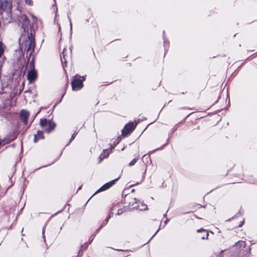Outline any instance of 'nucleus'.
Returning <instances> with one entry per match:
<instances>
[{
    "mask_svg": "<svg viewBox=\"0 0 257 257\" xmlns=\"http://www.w3.org/2000/svg\"><path fill=\"white\" fill-rule=\"evenodd\" d=\"M85 78L76 75L72 80L71 86L73 91H77L81 89L83 86V82L84 81Z\"/></svg>",
    "mask_w": 257,
    "mask_h": 257,
    "instance_id": "2",
    "label": "nucleus"
},
{
    "mask_svg": "<svg viewBox=\"0 0 257 257\" xmlns=\"http://www.w3.org/2000/svg\"><path fill=\"white\" fill-rule=\"evenodd\" d=\"M30 70L28 71L27 79L30 82L35 81L37 78V72L35 69L34 63L32 61L30 64Z\"/></svg>",
    "mask_w": 257,
    "mask_h": 257,
    "instance_id": "3",
    "label": "nucleus"
},
{
    "mask_svg": "<svg viewBox=\"0 0 257 257\" xmlns=\"http://www.w3.org/2000/svg\"><path fill=\"white\" fill-rule=\"evenodd\" d=\"M197 231L198 232L203 231L205 233V235H203V236L201 237L202 239H204L208 238V233L205 229H198V230H197Z\"/></svg>",
    "mask_w": 257,
    "mask_h": 257,
    "instance_id": "14",
    "label": "nucleus"
},
{
    "mask_svg": "<svg viewBox=\"0 0 257 257\" xmlns=\"http://www.w3.org/2000/svg\"><path fill=\"white\" fill-rule=\"evenodd\" d=\"M43 237L44 238V239L45 240V236H44V228H43Z\"/></svg>",
    "mask_w": 257,
    "mask_h": 257,
    "instance_id": "26",
    "label": "nucleus"
},
{
    "mask_svg": "<svg viewBox=\"0 0 257 257\" xmlns=\"http://www.w3.org/2000/svg\"><path fill=\"white\" fill-rule=\"evenodd\" d=\"M136 126L134 125L133 122H129L127 123L122 130L121 135L123 137H125L127 134L132 133L135 129Z\"/></svg>",
    "mask_w": 257,
    "mask_h": 257,
    "instance_id": "6",
    "label": "nucleus"
},
{
    "mask_svg": "<svg viewBox=\"0 0 257 257\" xmlns=\"http://www.w3.org/2000/svg\"><path fill=\"white\" fill-rule=\"evenodd\" d=\"M35 46V41H33V39L26 40L24 43V51L28 52L31 49L34 50Z\"/></svg>",
    "mask_w": 257,
    "mask_h": 257,
    "instance_id": "9",
    "label": "nucleus"
},
{
    "mask_svg": "<svg viewBox=\"0 0 257 257\" xmlns=\"http://www.w3.org/2000/svg\"><path fill=\"white\" fill-rule=\"evenodd\" d=\"M138 159V158H135L132 161H131L128 164L129 166H134L136 162H137Z\"/></svg>",
    "mask_w": 257,
    "mask_h": 257,
    "instance_id": "17",
    "label": "nucleus"
},
{
    "mask_svg": "<svg viewBox=\"0 0 257 257\" xmlns=\"http://www.w3.org/2000/svg\"><path fill=\"white\" fill-rule=\"evenodd\" d=\"M128 205L130 206H132L133 208L140 209L141 210H145L147 208V205L143 204L142 205V208H140L139 205H138L137 200L136 198H131L130 201L128 203Z\"/></svg>",
    "mask_w": 257,
    "mask_h": 257,
    "instance_id": "8",
    "label": "nucleus"
},
{
    "mask_svg": "<svg viewBox=\"0 0 257 257\" xmlns=\"http://www.w3.org/2000/svg\"><path fill=\"white\" fill-rule=\"evenodd\" d=\"M233 218V217H232V218H230V219H229L226 220V221H230V220H231V219H232V218Z\"/></svg>",
    "mask_w": 257,
    "mask_h": 257,
    "instance_id": "30",
    "label": "nucleus"
},
{
    "mask_svg": "<svg viewBox=\"0 0 257 257\" xmlns=\"http://www.w3.org/2000/svg\"><path fill=\"white\" fill-rule=\"evenodd\" d=\"M63 57L64 59V62H65L66 59H65V49H64L63 51L62 52Z\"/></svg>",
    "mask_w": 257,
    "mask_h": 257,
    "instance_id": "24",
    "label": "nucleus"
},
{
    "mask_svg": "<svg viewBox=\"0 0 257 257\" xmlns=\"http://www.w3.org/2000/svg\"><path fill=\"white\" fill-rule=\"evenodd\" d=\"M95 236V234H92L91 236V239H90L88 241L89 243H91L92 240H93L94 237Z\"/></svg>",
    "mask_w": 257,
    "mask_h": 257,
    "instance_id": "23",
    "label": "nucleus"
},
{
    "mask_svg": "<svg viewBox=\"0 0 257 257\" xmlns=\"http://www.w3.org/2000/svg\"><path fill=\"white\" fill-rule=\"evenodd\" d=\"M116 250H118V251H123L122 250H121V249H116Z\"/></svg>",
    "mask_w": 257,
    "mask_h": 257,
    "instance_id": "35",
    "label": "nucleus"
},
{
    "mask_svg": "<svg viewBox=\"0 0 257 257\" xmlns=\"http://www.w3.org/2000/svg\"><path fill=\"white\" fill-rule=\"evenodd\" d=\"M168 221V219H167L165 221V223H166Z\"/></svg>",
    "mask_w": 257,
    "mask_h": 257,
    "instance_id": "34",
    "label": "nucleus"
},
{
    "mask_svg": "<svg viewBox=\"0 0 257 257\" xmlns=\"http://www.w3.org/2000/svg\"><path fill=\"white\" fill-rule=\"evenodd\" d=\"M32 3V2L31 1H29V3H28V4L30 5H31Z\"/></svg>",
    "mask_w": 257,
    "mask_h": 257,
    "instance_id": "29",
    "label": "nucleus"
},
{
    "mask_svg": "<svg viewBox=\"0 0 257 257\" xmlns=\"http://www.w3.org/2000/svg\"><path fill=\"white\" fill-rule=\"evenodd\" d=\"M81 187H82L81 186H80V187H79V188H78V190H80V189L81 188Z\"/></svg>",
    "mask_w": 257,
    "mask_h": 257,
    "instance_id": "33",
    "label": "nucleus"
},
{
    "mask_svg": "<svg viewBox=\"0 0 257 257\" xmlns=\"http://www.w3.org/2000/svg\"><path fill=\"white\" fill-rule=\"evenodd\" d=\"M168 45H169V42L168 41L166 40L164 38V48H165V51H166V48L167 47H168Z\"/></svg>",
    "mask_w": 257,
    "mask_h": 257,
    "instance_id": "19",
    "label": "nucleus"
},
{
    "mask_svg": "<svg viewBox=\"0 0 257 257\" xmlns=\"http://www.w3.org/2000/svg\"><path fill=\"white\" fill-rule=\"evenodd\" d=\"M123 212V210L122 208H120L117 210L116 214L119 215L121 214Z\"/></svg>",
    "mask_w": 257,
    "mask_h": 257,
    "instance_id": "21",
    "label": "nucleus"
},
{
    "mask_svg": "<svg viewBox=\"0 0 257 257\" xmlns=\"http://www.w3.org/2000/svg\"><path fill=\"white\" fill-rule=\"evenodd\" d=\"M101 228H100V226L96 230L95 232L94 233V234L96 235L97 233H98V232L99 231V230H100Z\"/></svg>",
    "mask_w": 257,
    "mask_h": 257,
    "instance_id": "25",
    "label": "nucleus"
},
{
    "mask_svg": "<svg viewBox=\"0 0 257 257\" xmlns=\"http://www.w3.org/2000/svg\"><path fill=\"white\" fill-rule=\"evenodd\" d=\"M77 134V132H74V133L72 134V136H71V138H70V140H69V142L68 144H67V145H66V146H68V145H69L70 144V143H71V142H72V141L75 139V137L76 136Z\"/></svg>",
    "mask_w": 257,
    "mask_h": 257,
    "instance_id": "16",
    "label": "nucleus"
},
{
    "mask_svg": "<svg viewBox=\"0 0 257 257\" xmlns=\"http://www.w3.org/2000/svg\"><path fill=\"white\" fill-rule=\"evenodd\" d=\"M121 138L120 137H118V138L113 142L114 146H111V147L112 148H113L114 146H115L117 144H118L119 143V142L121 141Z\"/></svg>",
    "mask_w": 257,
    "mask_h": 257,
    "instance_id": "15",
    "label": "nucleus"
},
{
    "mask_svg": "<svg viewBox=\"0 0 257 257\" xmlns=\"http://www.w3.org/2000/svg\"><path fill=\"white\" fill-rule=\"evenodd\" d=\"M40 125L47 133L50 134L55 130L56 123L52 119H47L44 117L40 119Z\"/></svg>",
    "mask_w": 257,
    "mask_h": 257,
    "instance_id": "1",
    "label": "nucleus"
},
{
    "mask_svg": "<svg viewBox=\"0 0 257 257\" xmlns=\"http://www.w3.org/2000/svg\"><path fill=\"white\" fill-rule=\"evenodd\" d=\"M83 245H81V246H80V248L79 249V251L81 250V249L83 248Z\"/></svg>",
    "mask_w": 257,
    "mask_h": 257,
    "instance_id": "31",
    "label": "nucleus"
},
{
    "mask_svg": "<svg viewBox=\"0 0 257 257\" xmlns=\"http://www.w3.org/2000/svg\"><path fill=\"white\" fill-rule=\"evenodd\" d=\"M87 248V245L85 246V248Z\"/></svg>",
    "mask_w": 257,
    "mask_h": 257,
    "instance_id": "36",
    "label": "nucleus"
},
{
    "mask_svg": "<svg viewBox=\"0 0 257 257\" xmlns=\"http://www.w3.org/2000/svg\"><path fill=\"white\" fill-rule=\"evenodd\" d=\"M22 18L23 19L22 21V28L24 29V31H26L28 30L30 25L29 19L26 16L22 17Z\"/></svg>",
    "mask_w": 257,
    "mask_h": 257,
    "instance_id": "10",
    "label": "nucleus"
},
{
    "mask_svg": "<svg viewBox=\"0 0 257 257\" xmlns=\"http://www.w3.org/2000/svg\"><path fill=\"white\" fill-rule=\"evenodd\" d=\"M111 214H112V213H110L109 215L106 217V218L105 219V220L102 222L101 224L100 225V228H102L103 226L106 225L107 223L109 218L111 217Z\"/></svg>",
    "mask_w": 257,
    "mask_h": 257,
    "instance_id": "12",
    "label": "nucleus"
},
{
    "mask_svg": "<svg viewBox=\"0 0 257 257\" xmlns=\"http://www.w3.org/2000/svg\"><path fill=\"white\" fill-rule=\"evenodd\" d=\"M3 53H4V50L2 48V43L0 42V57H1V56L3 54Z\"/></svg>",
    "mask_w": 257,
    "mask_h": 257,
    "instance_id": "22",
    "label": "nucleus"
},
{
    "mask_svg": "<svg viewBox=\"0 0 257 257\" xmlns=\"http://www.w3.org/2000/svg\"><path fill=\"white\" fill-rule=\"evenodd\" d=\"M68 19L69 21L70 22V31L72 32V22H71V20L70 17L69 16L68 14Z\"/></svg>",
    "mask_w": 257,
    "mask_h": 257,
    "instance_id": "20",
    "label": "nucleus"
},
{
    "mask_svg": "<svg viewBox=\"0 0 257 257\" xmlns=\"http://www.w3.org/2000/svg\"><path fill=\"white\" fill-rule=\"evenodd\" d=\"M44 132L42 131H38L37 134L34 135V142L37 143L40 139H44Z\"/></svg>",
    "mask_w": 257,
    "mask_h": 257,
    "instance_id": "11",
    "label": "nucleus"
},
{
    "mask_svg": "<svg viewBox=\"0 0 257 257\" xmlns=\"http://www.w3.org/2000/svg\"><path fill=\"white\" fill-rule=\"evenodd\" d=\"M159 229H158L157 230V231H156V232L155 233V234L152 236V238L153 237L157 234V233L159 231Z\"/></svg>",
    "mask_w": 257,
    "mask_h": 257,
    "instance_id": "27",
    "label": "nucleus"
},
{
    "mask_svg": "<svg viewBox=\"0 0 257 257\" xmlns=\"http://www.w3.org/2000/svg\"><path fill=\"white\" fill-rule=\"evenodd\" d=\"M30 116V112L25 109H22L20 112V117L23 122L27 125L28 123V120Z\"/></svg>",
    "mask_w": 257,
    "mask_h": 257,
    "instance_id": "7",
    "label": "nucleus"
},
{
    "mask_svg": "<svg viewBox=\"0 0 257 257\" xmlns=\"http://www.w3.org/2000/svg\"><path fill=\"white\" fill-rule=\"evenodd\" d=\"M40 111H41V109H40V110H39V111H38L36 113V115H35V116H36V115H37V114H38L40 112Z\"/></svg>",
    "mask_w": 257,
    "mask_h": 257,
    "instance_id": "32",
    "label": "nucleus"
},
{
    "mask_svg": "<svg viewBox=\"0 0 257 257\" xmlns=\"http://www.w3.org/2000/svg\"><path fill=\"white\" fill-rule=\"evenodd\" d=\"M109 154V151L108 150H104L103 153L100 155V158L101 159L106 158L108 156Z\"/></svg>",
    "mask_w": 257,
    "mask_h": 257,
    "instance_id": "13",
    "label": "nucleus"
},
{
    "mask_svg": "<svg viewBox=\"0 0 257 257\" xmlns=\"http://www.w3.org/2000/svg\"><path fill=\"white\" fill-rule=\"evenodd\" d=\"M31 39H33V41H34V37L33 36L32 33H29L28 34V37H27V40H31Z\"/></svg>",
    "mask_w": 257,
    "mask_h": 257,
    "instance_id": "18",
    "label": "nucleus"
},
{
    "mask_svg": "<svg viewBox=\"0 0 257 257\" xmlns=\"http://www.w3.org/2000/svg\"><path fill=\"white\" fill-rule=\"evenodd\" d=\"M119 178L120 176L104 184L92 195L91 198L97 193L100 192L101 191L106 190L108 189H109L110 187L112 186L115 184V182L117 181Z\"/></svg>",
    "mask_w": 257,
    "mask_h": 257,
    "instance_id": "5",
    "label": "nucleus"
},
{
    "mask_svg": "<svg viewBox=\"0 0 257 257\" xmlns=\"http://www.w3.org/2000/svg\"><path fill=\"white\" fill-rule=\"evenodd\" d=\"M0 7L4 12H5L9 15L12 12V1L11 0H0Z\"/></svg>",
    "mask_w": 257,
    "mask_h": 257,
    "instance_id": "4",
    "label": "nucleus"
},
{
    "mask_svg": "<svg viewBox=\"0 0 257 257\" xmlns=\"http://www.w3.org/2000/svg\"><path fill=\"white\" fill-rule=\"evenodd\" d=\"M243 222H244V221H241V222H240V224H239V225H238V226H239V227L241 226L242 225V224H243Z\"/></svg>",
    "mask_w": 257,
    "mask_h": 257,
    "instance_id": "28",
    "label": "nucleus"
}]
</instances>
